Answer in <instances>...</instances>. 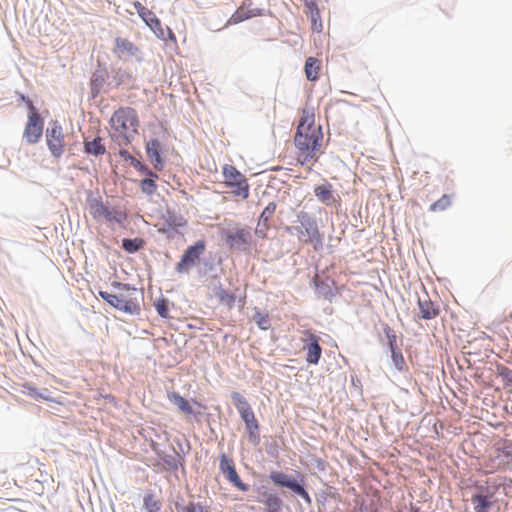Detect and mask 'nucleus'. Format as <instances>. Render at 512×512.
Returning a JSON list of instances; mask_svg holds the SVG:
<instances>
[{
	"label": "nucleus",
	"instance_id": "obj_1",
	"mask_svg": "<svg viewBox=\"0 0 512 512\" xmlns=\"http://www.w3.org/2000/svg\"><path fill=\"white\" fill-rule=\"evenodd\" d=\"M268 479L274 487L282 489V496H285V490H288L293 496L300 497L305 503L311 505L312 498L306 489L305 476L301 472L295 471L293 474H288L273 470L269 473Z\"/></svg>",
	"mask_w": 512,
	"mask_h": 512
},
{
	"label": "nucleus",
	"instance_id": "obj_2",
	"mask_svg": "<svg viewBox=\"0 0 512 512\" xmlns=\"http://www.w3.org/2000/svg\"><path fill=\"white\" fill-rule=\"evenodd\" d=\"M28 121L24 129V138L29 144L37 143L43 134L44 120L32 100L27 101Z\"/></svg>",
	"mask_w": 512,
	"mask_h": 512
},
{
	"label": "nucleus",
	"instance_id": "obj_3",
	"mask_svg": "<svg viewBox=\"0 0 512 512\" xmlns=\"http://www.w3.org/2000/svg\"><path fill=\"white\" fill-rule=\"evenodd\" d=\"M206 249V242L204 240H197L194 244L189 245L180 257L175 270L179 274H188L190 270L195 267L201 255Z\"/></svg>",
	"mask_w": 512,
	"mask_h": 512
},
{
	"label": "nucleus",
	"instance_id": "obj_4",
	"mask_svg": "<svg viewBox=\"0 0 512 512\" xmlns=\"http://www.w3.org/2000/svg\"><path fill=\"white\" fill-rule=\"evenodd\" d=\"M224 240L233 251L247 253L251 249L252 235L249 229H228L224 232Z\"/></svg>",
	"mask_w": 512,
	"mask_h": 512
},
{
	"label": "nucleus",
	"instance_id": "obj_5",
	"mask_svg": "<svg viewBox=\"0 0 512 512\" xmlns=\"http://www.w3.org/2000/svg\"><path fill=\"white\" fill-rule=\"evenodd\" d=\"M223 176L227 186L233 189L236 196L247 199L249 197V185L245 176L232 165L223 167Z\"/></svg>",
	"mask_w": 512,
	"mask_h": 512
},
{
	"label": "nucleus",
	"instance_id": "obj_6",
	"mask_svg": "<svg viewBox=\"0 0 512 512\" xmlns=\"http://www.w3.org/2000/svg\"><path fill=\"white\" fill-rule=\"evenodd\" d=\"M281 495L282 491L278 493L267 485H260L256 488L257 501L264 505V512H282L284 502Z\"/></svg>",
	"mask_w": 512,
	"mask_h": 512
},
{
	"label": "nucleus",
	"instance_id": "obj_7",
	"mask_svg": "<svg viewBox=\"0 0 512 512\" xmlns=\"http://www.w3.org/2000/svg\"><path fill=\"white\" fill-rule=\"evenodd\" d=\"M323 134L321 126L308 132H296L294 144L301 152H317L322 145Z\"/></svg>",
	"mask_w": 512,
	"mask_h": 512
},
{
	"label": "nucleus",
	"instance_id": "obj_8",
	"mask_svg": "<svg viewBox=\"0 0 512 512\" xmlns=\"http://www.w3.org/2000/svg\"><path fill=\"white\" fill-rule=\"evenodd\" d=\"M110 122L112 126L118 131H126L129 127H133V132L137 133V127L139 126V118L136 110L131 107H121L117 109Z\"/></svg>",
	"mask_w": 512,
	"mask_h": 512
},
{
	"label": "nucleus",
	"instance_id": "obj_9",
	"mask_svg": "<svg viewBox=\"0 0 512 512\" xmlns=\"http://www.w3.org/2000/svg\"><path fill=\"white\" fill-rule=\"evenodd\" d=\"M497 486H479L477 491L471 496V503L475 512H489L495 504V494Z\"/></svg>",
	"mask_w": 512,
	"mask_h": 512
},
{
	"label": "nucleus",
	"instance_id": "obj_10",
	"mask_svg": "<svg viewBox=\"0 0 512 512\" xmlns=\"http://www.w3.org/2000/svg\"><path fill=\"white\" fill-rule=\"evenodd\" d=\"M98 295L110 306L126 314L138 315L140 313V306L133 299H125L122 295L118 296L102 290L98 292Z\"/></svg>",
	"mask_w": 512,
	"mask_h": 512
},
{
	"label": "nucleus",
	"instance_id": "obj_11",
	"mask_svg": "<svg viewBox=\"0 0 512 512\" xmlns=\"http://www.w3.org/2000/svg\"><path fill=\"white\" fill-rule=\"evenodd\" d=\"M133 6L139 17L153 31L155 36L161 40H166L165 29L162 27L161 21L155 13L142 5L139 1L133 2Z\"/></svg>",
	"mask_w": 512,
	"mask_h": 512
},
{
	"label": "nucleus",
	"instance_id": "obj_12",
	"mask_svg": "<svg viewBox=\"0 0 512 512\" xmlns=\"http://www.w3.org/2000/svg\"><path fill=\"white\" fill-rule=\"evenodd\" d=\"M63 138L61 125L57 121L50 122L46 129V141L51 154L56 158L63 154Z\"/></svg>",
	"mask_w": 512,
	"mask_h": 512
},
{
	"label": "nucleus",
	"instance_id": "obj_13",
	"mask_svg": "<svg viewBox=\"0 0 512 512\" xmlns=\"http://www.w3.org/2000/svg\"><path fill=\"white\" fill-rule=\"evenodd\" d=\"M219 469L221 473L225 475L226 479L237 489L242 492L249 491L250 486L241 480L236 471L234 462L224 453L221 454L219 459Z\"/></svg>",
	"mask_w": 512,
	"mask_h": 512
},
{
	"label": "nucleus",
	"instance_id": "obj_14",
	"mask_svg": "<svg viewBox=\"0 0 512 512\" xmlns=\"http://www.w3.org/2000/svg\"><path fill=\"white\" fill-rule=\"evenodd\" d=\"M110 78V73L105 65L99 59L97 60V69L92 73L90 79V93L96 98L102 91L104 84Z\"/></svg>",
	"mask_w": 512,
	"mask_h": 512
},
{
	"label": "nucleus",
	"instance_id": "obj_15",
	"mask_svg": "<svg viewBox=\"0 0 512 512\" xmlns=\"http://www.w3.org/2000/svg\"><path fill=\"white\" fill-rule=\"evenodd\" d=\"M297 222L302 226L306 236L311 242H321V234L315 217L308 212L300 211L297 213Z\"/></svg>",
	"mask_w": 512,
	"mask_h": 512
},
{
	"label": "nucleus",
	"instance_id": "obj_16",
	"mask_svg": "<svg viewBox=\"0 0 512 512\" xmlns=\"http://www.w3.org/2000/svg\"><path fill=\"white\" fill-rule=\"evenodd\" d=\"M145 150L154 169L156 171H162L165 164V157L162 154L161 142L156 138L150 139L145 145Z\"/></svg>",
	"mask_w": 512,
	"mask_h": 512
},
{
	"label": "nucleus",
	"instance_id": "obj_17",
	"mask_svg": "<svg viewBox=\"0 0 512 512\" xmlns=\"http://www.w3.org/2000/svg\"><path fill=\"white\" fill-rule=\"evenodd\" d=\"M230 397L245 424L257 420L250 404L241 393L233 391Z\"/></svg>",
	"mask_w": 512,
	"mask_h": 512
},
{
	"label": "nucleus",
	"instance_id": "obj_18",
	"mask_svg": "<svg viewBox=\"0 0 512 512\" xmlns=\"http://www.w3.org/2000/svg\"><path fill=\"white\" fill-rule=\"evenodd\" d=\"M115 53L121 58L123 55L134 58L137 62L143 60L142 52L139 48L126 38L118 37L115 39Z\"/></svg>",
	"mask_w": 512,
	"mask_h": 512
},
{
	"label": "nucleus",
	"instance_id": "obj_19",
	"mask_svg": "<svg viewBox=\"0 0 512 512\" xmlns=\"http://www.w3.org/2000/svg\"><path fill=\"white\" fill-rule=\"evenodd\" d=\"M306 349V361L309 364L317 365L322 355V347L319 344V337L310 334L305 345Z\"/></svg>",
	"mask_w": 512,
	"mask_h": 512
},
{
	"label": "nucleus",
	"instance_id": "obj_20",
	"mask_svg": "<svg viewBox=\"0 0 512 512\" xmlns=\"http://www.w3.org/2000/svg\"><path fill=\"white\" fill-rule=\"evenodd\" d=\"M314 195L319 202L327 206L332 205L338 201L334 195L332 184L327 181L314 187Z\"/></svg>",
	"mask_w": 512,
	"mask_h": 512
},
{
	"label": "nucleus",
	"instance_id": "obj_21",
	"mask_svg": "<svg viewBox=\"0 0 512 512\" xmlns=\"http://www.w3.org/2000/svg\"><path fill=\"white\" fill-rule=\"evenodd\" d=\"M88 202H89V207L91 209V213L93 215V217L96 219L98 217H104L106 218L108 221H116V222H120L121 219L118 218V217H111V212L109 211V209L103 204L101 198H89L88 199Z\"/></svg>",
	"mask_w": 512,
	"mask_h": 512
},
{
	"label": "nucleus",
	"instance_id": "obj_22",
	"mask_svg": "<svg viewBox=\"0 0 512 512\" xmlns=\"http://www.w3.org/2000/svg\"><path fill=\"white\" fill-rule=\"evenodd\" d=\"M381 327L384 337L381 334H379V342L383 346H386L389 352L400 348L398 345V336L394 329L391 328L387 323H381Z\"/></svg>",
	"mask_w": 512,
	"mask_h": 512
},
{
	"label": "nucleus",
	"instance_id": "obj_23",
	"mask_svg": "<svg viewBox=\"0 0 512 512\" xmlns=\"http://www.w3.org/2000/svg\"><path fill=\"white\" fill-rule=\"evenodd\" d=\"M312 283L315 288V293L318 297L332 301V298L335 296V292L331 286V284L334 283L332 280L330 282L328 280H322L317 275H315L312 279Z\"/></svg>",
	"mask_w": 512,
	"mask_h": 512
},
{
	"label": "nucleus",
	"instance_id": "obj_24",
	"mask_svg": "<svg viewBox=\"0 0 512 512\" xmlns=\"http://www.w3.org/2000/svg\"><path fill=\"white\" fill-rule=\"evenodd\" d=\"M417 305L420 311L418 317L421 319H434L440 312L439 306L433 303L429 298L424 300L418 298Z\"/></svg>",
	"mask_w": 512,
	"mask_h": 512
},
{
	"label": "nucleus",
	"instance_id": "obj_25",
	"mask_svg": "<svg viewBox=\"0 0 512 512\" xmlns=\"http://www.w3.org/2000/svg\"><path fill=\"white\" fill-rule=\"evenodd\" d=\"M167 397H168V400L170 401V403L177 406L178 409L182 413L188 414V415L193 414L195 416L201 415L200 412L194 411V409L190 405L189 401L187 399H185L183 396H181L180 393H178L176 391L168 392Z\"/></svg>",
	"mask_w": 512,
	"mask_h": 512
},
{
	"label": "nucleus",
	"instance_id": "obj_26",
	"mask_svg": "<svg viewBox=\"0 0 512 512\" xmlns=\"http://www.w3.org/2000/svg\"><path fill=\"white\" fill-rule=\"evenodd\" d=\"M175 455L157 452L159 458L163 461L164 465L171 471H177L179 466L184 467V457L181 456L175 448H173Z\"/></svg>",
	"mask_w": 512,
	"mask_h": 512
},
{
	"label": "nucleus",
	"instance_id": "obj_27",
	"mask_svg": "<svg viewBox=\"0 0 512 512\" xmlns=\"http://www.w3.org/2000/svg\"><path fill=\"white\" fill-rule=\"evenodd\" d=\"M313 129H317L315 127V115L313 110L310 111L308 109L302 110V115L300 117L299 123L296 128V132H305V131H312Z\"/></svg>",
	"mask_w": 512,
	"mask_h": 512
},
{
	"label": "nucleus",
	"instance_id": "obj_28",
	"mask_svg": "<svg viewBox=\"0 0 512 512\" xmlns=\"http://www.w3.org/2000/svg\"><path fill=\"white\" fill-rule=\"evenodd\" d=\"M103 139L100 136L95 137L93 140L84 141V153L91 156H101L106 153V147L102 143Z\"/></svg>",
	"mask_w": 512,
	"mask_h": 512
},
{
	"label": "nucleus",
	"instance_id": "obj_29",
	"mask_svg": "<svg viewBox=\"0 0 512 512\" xmlns=\"http://www.w3.org/2000/svg\"><path fill=\"white\" fill-rule=\"evenodd\" d=\"M320 62L314 57H308L305 61L304 70L306 78L309 81H316L319 76Z\"/></svg>",
	"mask_w": 512,
	"mask_h": 512
},
{
	"label": "nucleus",
	"instance_id": "obj_30",
	"mask_svg": "<svg viewBox=\"0 0 512 512\" xmlns=\"http://www.w3.org/2000/svg\"><path fill=\"white\" fill-rule=\"evenodd\" d=\"M145 245V240L140 237L123 238L121 241L122 248L129 254H134L141 250Z\"/></svg>",
	"mask_w": 512,
	"mask_h": 512
},
{
	"label": "nucleus",
	"instance_id": "obj_31",
	"mask_svg": "<svg viewBox=\"0 0 512 512\" xmlns=\"http://www.w3.org/2000/svg\"><path fill=\"white\" fill-rule=\"evenodd\" d=\"M259 15L254 10H249L245 8V2L235 11V13L231 16L230 21L232 23H240L244 20L253 18Z\"/></svg>",
	"mask_w": 512,
	"mask_h": 512
},
{
	"label": "nucleus",
	"instance_id": "obj_32",
	"mask_svg": "<svg viewBox=\"0 0 512 512\" xmlns=\"http://www.w3.org/2000/svg\"><path fill=\"white\" fill-rule=\"evenodd\" d=\"M112 80L115 83V87H118L122 84H125L126 82L130 81L132 79V74L130 71L123 69L121 67L119 68H112Z\"/></svg>",
	"mask_w": 512,
	"mask_h": 512
},
{
	"label": "nucleus",
	"instance_id": "obj_33",
	"mask_svg": "<svg viewBox=\"0 0 512 512\" xmlns=\"http://www.w3.org/2000/svg\"><path fill=\"white\" fill-rule=\"evenodd\" d=\"M245 428L248 433L249 442L254 446L259 445V443H260V433H259L260 425H259L258 421L257 420L251 421V423L245 424Z\"/></svg>",
	"mask_w": 512,
	"mask_h": 512
},
{
	"label": "nucleus",
	"instance_id": "obj_34",
	"mask_svg": "<svg viewBox=\"0 0 512 512\" xmlns=\"http://www.w3.org/2000/svg\"><path fill=\"white\" fill-rule=\"evenodd\" d=\"M143 505L147 512H160L162 503L156 499L153 493H147L143 499Z\"/></svg>",
	"mask_w": 512,
	"mask_h": 512
},
{
	"label": "nucleus",
	"instance_id": "obj_35",
	"mask_svg": "<svg viewBox=\"0 0 512 512\" xmlns=\"http://www.w3.org/2000/svg\"><path fill=\"white\" fill-rule=\"evenodd\" d=\"M390 353H391V360H392L394 367L399 372L407 371L408 366L406 364V361H405V358L403 356L401 349L398 348L396 350H392V351H390Z\"/></svg>",
	"mask_w": 512,
	"mask_h": 512
},
{
	"label": "nucleus",
	"instance_id": "obj_36",
	"mask_svg": "<svg viewBox=\"0 0 512 512\" xmlns=\"http://www.w3.org/2000/svg\"><path fill=\"white\" fill-rule=\"evenodd\" d=\"M158 178L159 177L156 174V177L147 176L146 178L142 179L140 181L141 191L148 196L153 195L157 189L156 180Z\"/></svg>",
	"mask_w": 512,
	"mask_h": 512
},
{
	"label": "nucleus",
	"instance_id": "obj_37",
	"mask_svg": "<svg viewBox=\"0 0 512 512\" xmlns=\"http://www.w3.org/2000/svg\"><path fill=\"white\" fill-rule=\"evenodd\" d=\"M253 320L261 330H268L270 328L269 315L263 314L257 307L254 308Z\"/></svg>",
	"mask_w": 512,
	"mask_h": 512
},
{
	"label": "nucleus",
	"instance_id": "obj_38",
	"mask_svg": "<svg viewBox=\"0 0 512 512\" xmlns=\"http://www.w3.org/2000/svg\"><path fill=\"white\" fill-rule=\"evenodd\" d=\"M169 305L170 301L167 298L160 297L155 303L154 307L158 315L162 318H169Z\"/></svg>",
	"mask_w": 512,
	"mask_h": 512
},
{
	"label": "nucleus",
	"instance_id": "obj_39",
	"mask_svg": "<svg viewBox=\"0 0 512 512\" xmlns=\"http://www.w3.org/2000/svg\"><path fill=\"white\" fill-rule=\"evenodd\" d=\"M215 295L220 299L221 302L226 303L229 307H232L235 303L236 296L228 293L222 287L215 289Z\"/></svg>",
	"mask_w": 512,
	"mask_h": 512
},
{
	"label": "nucleus",
	"instance_id": "obj_40",
	"mask_svg": "<svg viewBox=\"0 0 512 512\" xmlns=\"http://www.w3.org/2000/svg\"><path fill=\"white\" fill-rule=\"evenodd\" d=\"M276 207L277 205L275 202L268 203V205L261 212L258 220L265 225L267 223L269 224L271 217L275 213Z\"/></svg>",
	"mask_w": 512,
	"mask_h": 512
},
{
	"label": "nucleus",
	"instance_id": "obj_41",
	"mask_svg": "<svg viewBox=\"0 0 512 512\" xmlns=\"http://www.w3.org/2000/svg\"><path fill=\"white\" fill-rule=\"evenodd\" d=\"M451 205L450 196L444 194L441 198L430 205V211H444Z\"/></svg>",
	"mask_w": 512,
	"mask_h": 512
},
{
	"label": "nucleus",
	"instance_id": "obj_42",
	"mask_svg": "<svg viewBox=\"0 0 512 512\" xmlns=\"http://www.w3.org/2000/svg\"><path fill=\"white\" fill-rule=\"evenodd\" d=\"M131 165L140 173L146 175V176H151V177H156V172L152 171L150 169V167L148 165H146L145 163H142L140 162L138 159H133V162L131 163Z\"/></svg>",
	"mask_w": 512,
	"mask_h": 512
},
{
	"label": "nucleus",
	"instance_id": "obj_43",
	"mask_svg": "<svg viewBox=\"0 0 512 512\" xmlns=\"http://www.w3.org/2000/svg\"><path fill=\"white\" fill-rule=\"evenodd\" d=\"M498 451L502 454V456L505 459L512 462V441L511 440L504 441L502 446H500L498 448Z\"/></svg>",
	"mask_w": 512,
	"mask_h": 512
},
{
	"label": "nucleus",
	"instance_id": "obj_44",
	"mask_svg": "<svg viewBox=\"0 0 512 512\" xmlns=\"http://www.w3.org/2000/svg\"><path fill=\"white\" fill-rule=\"evenodd\" d=\"M328 496L329 494L325 490H321L315 494L316 502L318 505V512H324Z\"/></svg>",
	"mask_w": 512,
	"mask_h": 512
},
{
	"label": "nucleus",
	"instance_id": "obj_45",
	"mask_svg": "<svg viewBox=\"0 0 512 512\" xmlns=\"http://www.w3.org/2000/svg\"><path fill=\"white\" fill-rule=\"evenodd\" d=\"M499 375L501 376V378L503 379V381L505 382L506 385H512V370L505 367V366H502L500 369H499Z\"/></svg>",
	"mask_w": 512,
	"mask_h": 512
},
{
	"label": "nucleus",
	"instance_id": "obj_46",
	"mask_svg": "<svg viewBox=\"0 0 512 512\" xmlns=\"http://www.w3.org/2000/svg\"><path fill=\"white\" fill-rule=\"evenodd\" d=\"M167 223L169 227L176 230L177 227L183 226L186 222H182V218H177L174 214H169V218L167 219Z\"/></svg>",
	"mask_w": 512,
	"mask_h": 512
},
{
	"label": "nucleus",
	"instance_id": "obj_47",
	"mask_svg": "<svg viewBox=\"0 0 512 512\" xmlns=\"http://www.w3.org/2000/svg\"><path fill=\"white\" fill-rule=\"evenodd\" d=\"M185 512H208L207 508L202 506L200 503H195L193 501H190L186 505Z\"/></svg>",
	"mask_w": 512,
	"mask_h": 512
},
{
	"label": "nucleus",
	"instance_id": "obj_48",
	"mask_svg": "<svg viewBox=\"0 0 512 512\" xmlns=\"http://www.w3.org/2000/svg\"><path fill=\"white\" fill-rule=\"evenodd\" d=\"M270 227V224H263L261 223L259 220H258V224L255 228V234L256 236L260 237V238H265L266 237V232L268 230V228Z\"/></svg>",
	"mask_w": 512,
	"mask_h": 512
},
{
	"label": "nucleus",
	"instance_id": "obj_49",
	"mask_svg": "<svg viewBox=\"0 0 512 512\" xmlns=\"http://www.w3.org/2000/svg\"><path fill=\"white\" fill-rule=\"evenodd\" d=\"M114 288L116 289H119V290H125V291H129V290H133V291H136V288L132 287L130 284L128 283H121V282H112L111 284Z\"/></svg>",
	"mask_w": 512,
	"mask_h": 512
},
{
	"label": "nucleus",
	"instance_id": "obj_50",
	"mask_svg": "<svg viewBox=\"0 0 512 512\" xmlns=\"http://www.w3.org/2000/svg\"><path fill=\"white\" fill-rule=\"evenodd\" d=\"M286 230L289 232V233H293V231H295L298 235V238L299 240H302L303 236H306L303 228L301 225L299 226H292V227H287Z\"/></svg>",
	"mask_w": 512,
	"mask_h": 512
},
{
	"label": "nucleus",
	"instance_id": "obj_51",
	"mask_svg": "<svg viewBox=\"0 0 512 512\" xmlns=\"http://www.w3.org/2000/svg\"><path fill=\"white\" fill-rule=\"evenodd\" d=\"M174 507L177 512H185L186 505L184 504V499L181 496L177 497V501L174 502Z\"/></svg>",
	"mask_w": 512,
	"mask_h": 512
},
{
	"label": "nucleus",
	"instance_id": "obj_52",
	"mask_svg": "<svg viewBox=\"0 0 512 512\" xmlns=\"http://www.w3.org/2000/svg\"><path fill=\"white\" fill-rule=\"evenodd\" d=\"M352 386L358 391L359 394L362 392V383L357 375H351Z\"/></svg>",
	"mask_w": 512,
	"mask_h": 512
},
{
	"label": "nucleus",
	"instance_id": "obj_53",
	"mask_svg": "<svg viewBox=\"0 0 512 512\" xmlns=\"http://www.w3.org/2000/svg\"><path fill=\"white\" fill-rule=\"evenodd\" d=\"M119 156L124 160V161H129L130 164L133 162V159H135V157H133L130 152L126 149H120L119 150Z\"/></svg>",
	"mask_w": 512,
	"mask_h": 512
},
{
	"label": "nucleus",
	"instance_id": "obj_54",
	"mask_svg": "<svg viewBox=\"0 0 512 512\" xmlns=\"http://www.w3.org/2000/svg\"><path fill=\"white\" fill-rule=\"evenodd\" d=\"M305 12L306 14H310L312 11H314V9H318V5L316 4V2L314 0H306L305 1Z\"/></svg>",
	"mask_w": 512,
	"mask_h": 512
},
{
	"label": "nucleus",
	"instance_id": "obj_55",
	"mask_svg": "<svg viewBox=\"0 0 512 512\" xmlns=\"http://www.w3.org/2000/svg\"><path fill=\"white\" fill-rule=\"evenodd\" d=\"M308 16L311 19L312 26H315L316 22L321 21L319 8L314 9V11H312L310 14H308Z\"/></svg>",
	"mask_w": 512,
	"mask_h": 512
},
{
	"label": "nucleus",
	"instance_id": "obj_56",
	"mask_svg": "<svg viewBox=\"0 0 512 512\" xmlns=\"http://www.w3.org/2000/svg\"><path fill=\"white\" fill-rule=\"evenodd\" d=\"M302 153H303V159H301L300 156H299L298 157V161L303 165L306 162H308L311 159H313L315 157V153L316 152H302Z\"/></svg>",
	"mask_w": 512,
	"mask_h": 512
},
{
	"label": "nucleus",
	"instance_id": "obj_57",
	"mask_svg": "<svg viewBox=\"0 0 512 512\" xmlns=\"http://www.w3.org/2000/svg\"><path fill=\"white\" fill-rule=\"evenodd\" d=\"M166 31L168 39L172 40L173 42H176V36L174 32L169 27L166 28Z\"/></svg>",
	"mask_w": 512,
	"mask_h": 512
},
{
	"label": "nucleus",
	"instance_id": "obj_58",
	"mask_svg": "<svg viewBox=\"0 0 512 512\" xmlns=\"http://www.w3.org/2000/svg\"><path fill=\"white\" fill-rule=\"evenodd\" d=\"M205 272L212 271L214 269L213 262H205L204 263Z\"/></svg>",
	"mask_w": 512,
	"mask_h": 512
},
{
	"label": "nucleus",
	"instance_id": "obj_59",
	"mask_svg": "<svg viewBox=\"0 0 512 512\" xmlns=\"http://www.w3.org/2000/svg\"><path fill=\"white\" fill-rule=\"evenodd\" d=\"M313 30L320 32L322 30V22H316L315 26H312Z\"/></svg>",
	"mask_w": 512,
	"mask_h": 512
},
{
	"label": "nucleus",
	"instance_id": "obj_60",
	"mask_svg": "<svg viewBox=\"0 0 512 512\" xmlns=\"http://www.w3.org/2000/svg\"><path fill=\"white\" fill-rule=\"evenodd\" d=\"M317 468H318L319 470H324V468H325V462H324L323 460H321V459H318V460H317Z\"/></svg>",
	"mask_w": 512,
	"mask_h": 512
},
{
	"label": "nucleus",
	"instance_id": "obj_61",
	"mask_svg": "<svg viewBox=\"0 0 512 512\" xmlns=\"http://www.w3.org/2000/svg\"><path fill=\"white\" fill-rule=\"evenodd\" d=\"M315 250L318 249V246H322L323 244V236L321 235V242H313Z\"/></svg>",
	"mask_w": 512,
	"mask_h": 512
},
{
	"label": "nucleus",
	"instance_id": "obj_62",
	"mask_svg": "<svg viewBox=\"0 0 512 512\" xmlns=\"http://www.w3.org/2000/svg\"><path fill=\"white\" fill-rule=\"evenodd\" d=\"M410 511L411 512H420V508L412 505L410 508Z\"/></svg>",
	"mask_w": 512,
	"mask_h": 512
},
{
	"label": "nucleus",
	"instance_id": "obj_63",
	"mask_svg": "<svg viewBox=\"0 0 512 512\" xmlns=\"http://www.w3.org/2000/svg\"><path fill=\"white\" fill-rule=\"evenodd\" d=\"M22 100L27 104L28 100H31L28 96L21 95Z\"/></svg>",
	"mask_w": 512,
	"mask_h": 512
},
{
	"label": "nucleus",
	"instance_id": "obj_64",
	"mask_svg": "<svg viewBox=\"0 0 512 512\" xmlns=\"http://www.w3.org/2000/svg\"><path fill=\"white\" fill-rule=\"evenodd\" d=\"M199 407L205 408L201 403L195 402Z\"/></svg>",
	"mask_w": 512,
	"mask_h": 512
}]
</instances>
